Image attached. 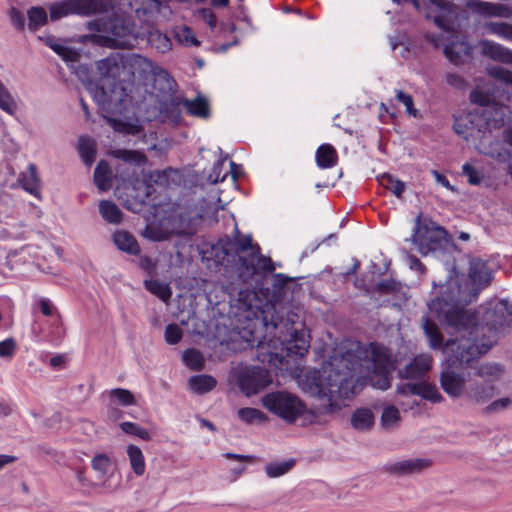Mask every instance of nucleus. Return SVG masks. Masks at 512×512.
<instances>
[{"label":"nucleus","mask_w":512,"mask_h":512,"mask_svg":"<svg viewBox=\"0 0 512 512\" xmlns=\"http://www.w3.org/2000/svg\"><path fill=\"white\" fill-rule=\"evenodd\" d=\"M491 281L492 272L488 263L477 258L470 261L469 283L462 285L458 279L451 278L441 286L440 295L427 304L428 314L423 319V329L431 348L438 349L443 342L434 320H438L451 332L478 330L477 313L464 306L476 300L481 290Z\"/></svg>","instance_id":"obj_1"},{"label":"nucleus","mask_w":512,"mask_h":512,"mask_svg":"<svg viewBox=\"0 0 512 512\" xmlns=\"http://www.w3.org/2000/svg\"><path fill=\"white\" fill-rule=\"evenodd\" d=\"M356 361L347 355H334L322 367V372L314 378L309 391L322 401L321 407L310 410L309 414H330L339 411L344 401L351 399L358 392V380L354 377Z\"/></svg>","instance_id":"obj_2"},{"label":"nucleus","mask_w":512,"mask_h":512,"mask_svg":"<svg viewBox=\"0 0 512 512\" xmlns=\"http://www.w3.org/2000/svg\"><path fill=\"white\" fill-rule=\"evenodd\" d=\"M460 338L448 339L443 347L449 367L441 373V387L452 397L465 395V378L452 367L468 365L475 359L486 354L492 347V340L479 341L460 333Z\"/></svg>","instance_id":"obj_3"},{"label":"nucleus","mask_w":512,"mask_h":512,"mask_svg":"<svg viewBox=\"0 0 512 512\" xmlns=\"http://www.w3.org/2000/svg\"><path fill=\"white\" fill-rule=\"evenodd\" d=\"M134 0H131L133 3ZM132 7V4H122L120 0H116V4L108 9L126 12L125 8ZM90 31L98 32V35L93 36L95 43L106 47H130L136 41V36L133 31L132 22L125 16V13L113 12L112 16L107 19L97 18L88 23Z\"/></svg>","instance_id":"obj_4"},{"label":"nucleus","mask_w":512,"mask_h":512,"mask_svg":"<svg viewBox=\"0 0 512 512\" xmlns=\"http://www.w3.org/2000/svg\"><path fill=\"white\" fill-rule=\"evenodd\" d=\"M428 17L432 18L436 26L449 33L450 40L443 46V52L450 62L455 65L463 63L471 56V47L465 41L454 40L453 26L457 17L456 6L446 0H429Z\"/></svg>","instance_id":"obj_5"},{"label":"nucleus","mask_w":512,"mask_h":512,"mask_svg":"<svg viewBox=\"0 0 512 512\" xmlns=\"http://www.w3.org/2000/svg\"><path fill=\"white\" fill-rule=\"evenodd\" d=\"M133 90V83L119 81L113 83L109 92L104 86L96 85L90 88V93L103 112L121 115L139 103L134 97Z\"/></svg>","instance_id":"obj_6"},{"label":"nucleus","mask_w":512,"mask_h":512,"mask_svg":"<svg viewBox=\"0 0 512 512\" xmlns=\"http://www.w3.org/2000/svg\"><path fill=\"white\" fill-rule=\"evenodd\" d=\"M201 218L198 212H189L187 215L180 214L178 217L150 223L146 226L143 236L151 241L160 242L168 240L172 235H190L194 233Z\"/></svg>","instance_id":"obj_7"},{"label":"nucleus","mask_w":512,"mask_h":512,"mask_svg":"<svg viewBox=\"0 0 512 512\" xmlns=\"http://www.w3.org/2000/svg\"><path fill=\"white\" fill-rule=\"evenodd\" d=\"M261 403L273 415L287 424H293L306 412L305 403L295 394L287 391H275L265 394Z\"/></svg>","instance_id":"obj_8"},{"label":"nucleus","mask_w":512,"mask_h":512,"mask_svg":"<svg viewBox=\"0 0 512 512\" xmlns=\"http://www.w3.org/2000/svg\"><path fill=\"white\" fill-rule=\"evenodd\" d=\"M512 324V303L509 300L502 299L498 301L493 308H489L484 312L483 324L480 326L477 323L478 330H461L459 333H465L469 337L476 338L479 343L481 341L494 339L491 336H486L484 330L487 329L490 333L497 332L500 328Z\"/></svg>","instance_id":"obj_9"},{"label":"nucleus","mask_w":512,"mask_h":512,"mask_svg":"<svg viewBox=\"0 0 512 512\" xmlns=\"http://www.w3.org/2000/svg\"><path fill=\"white\" fill-rule=\"evenodd\" d=\"M371 372L368 375L369 384L380 390L391 387V372L395 369V360L390 351L377 343L369 345Z\"/></svg>","instance_id":"obj_10"},{"label":"nucleus","mask_w":512,"mask_h":512,"mask_svg":"<svg viewBox=\"0 0 512 512\" xmlns=\"http://www.w3.org/2000/svg\"><path fill=\"white\" fill-rule=\"evenodd\" d=\"M446 237V230L436 222L421 216L416 218L412 242L421 255L440 249Z\"/></svg>","instance_id":"obj_11"},{"label":"nucleus","mask_w":512,"mask_h":512,"mask_svg":"<svg viewBox=\"0 0 512 512\" xmlns=\"http://www.w3.org/2000/svg\"><path fill=\"white\" fill-rule=\"evenodd\" d=\"M122 4H131V0H120ZM116 0H62L50 5L51 20H58L71 14L91 15L113 7Z\"/></svg>","instance_id":"obj_12"},{"label":"nucleus","mask_w":512,"mask_h":512,"mask_svg":"<svg viewBox=\"0 0 512 512\" xmlns=\"http://www.w3.org/2000/svg\"><path fill=\"white\" fill-rule=\"evenodd\" d=\"M231 374L240 391L247 397L259 393L272 383L269 371L258 366L238 365Z\"/></svg>","instance_id":"obj_13"},{"label":"nucleus","mask_w":512,"mask_h":512,"mask_svg":"<svg viewBox=\"0 0 512 512\" xmlns=\"http://www.w3.org/2000/svg\"><path fill=\"white\" fill-rule=\"evenodd\" d=\"M510 148H512V128H507L503 131V141L492 140L488 136H484L479 143L478 150L512 169V150Z\"/></svg>","instance_id":"obj_14"},{"label":"nucleus","mask_w":512,"mask_h":512,"mask_svg":"<svg viewBox=\"0 0 512 512\" xmlns=\"http://www.w3.org/2000/svg\"><path fill=\"white\" fill-rule=\"evenodd\" d=\"M470 100L486 107L484 112L488 126L499 128L504 125L507 108L492 101L490 95L481 89H475L470 93Z\"/></svg>","instance_id":"obj_15"},{"label":"nucleus","mask_w":512,"mask_h":512,"mask_svg":"<svg viewBox=\"0 0 512 512\" xmlns=\"http://www.w3.org/2000/svg\"><path fill=\"white\" fill-rule=\"evenodd\" d=\"M124 66L132 75L144 76L148 73L163 76L168 79V72L160 69L151 60L140 54L131 53L124 55Z\"/></svg>","instance_id":"obj_16"},{"label":"nucleus","mask_w":512,"mask_h":512,"mask_svg":"<svg viewBox=\"0 0 512 512\" xmlns=\"http://www.w3.org/2000/svg\"><path fill=\"white\" fill-rule=\"evenodd\" d=\"M222 250L223 256L220 257L219 253L216 252L217 262L221 263L225 260V256L230 253H239L247 250L252 252H259V246L252 243L251 235H242L238 228L235 227V236L231 240H227L223 243H219L215 250Z\"/></svg>","instance_id":"obj_17"},{"label":"nucleus","mask_w":512,"mask_h":512,"mask_svg":"<svg viewBox=\"0 0 512 512\" xmlns=\"http://www.w3.org/2000/svg\"><path fill=\"white\" fill-rule=\"evenodd\" d=\"M431 461L425 458H410L395 462H388L383 466V471L392 476H406L419 473L428 468Z\"/></svg>","instance_id":"obj_18"},{"label":"nucleus","mask_w":512,"mask_h":512,"mask_svg":"<svg viewBox=\"0 0 512 512\" xmlns=\"http://www.w3.org/2000/svg\"><path fill=\"white\" fill-rule=\"evenodd\" d=\"M496 395V386L491 380L475 381L466 388L465 397L474 405H484Z\"/></svg>","instance_id":"obj_19"},{"label":"nucleus","mask_w":512,"mask_h":512,"mask_svg":"<svg viewBox=\"0 0 512 512\" xmlns=\"http://www.w3.org/2000/svg\"><path fill=\"white\" fill-rule=\"evenodd\" d=\"M432 367V357L428 354H419L407 364L403 369L399 370V377L402 379H420Z\"/></svg>","instance_id":"obj_20"},{"label":"nucleus","mask_w":512,"mask_h":512,"mask_svg":"<svg viewBox=\"0 0 512 512\" xmlns=\"http://www.w3.org/2000/svg\"><path fill=\"white\" fill-rule=\"evenodd\" d=\"M466 6L472 11L484 15L510 18L512 16V9L504 4L491 3L481 0H468Z\"/></svg>","instance_id":"obj_21"},{"label":"nucleus","mask_w":512,"mask_h":512,"mask_svg":"<svg viewBox=\"0 0 512 512\" xmlns=\"http://www.w3.org/2000/svg\"><path fill=\"white\" fill-rule=\"evenodd\" d=\"M97 68L103 77L116 79L120 77L124 66V54L115 52L97 62Z\"/></svg>","instance_id":"obj_22"},{"label":"nucleus","mask_w":512,"mask_h":512,"mask_svg":"<svg viewBox=\"0 0 512 512\" xmlns=\"http://www.w3.org/2000/svg\"><path fill=\"white\" fill-rule=\"evenodd\" d=\"M480 48L484 56L495 61L512 64V51L504 46L490 40H482Z\"/></svg>","instance_id":"obj_23"},{"label":"nucleus","mask_w":512,"mask_h":512,"mask_svg":"<svg viewBox=\"0 0 512 512\" xmlns=\"http://www.w3.org/2000/svg\"><path fill=\"white\" fill-rule=\"evenodd\" d=\"M290 338L287 339V351L289 354L304 356L310 347L309 336L305 330L293 329L289 333Z\"/></svg>","instance_id":"obj_24"},{"label":"nucleus","mask_w":512,"mask_h":512,"mask_svg":"<svg viewBox=\"0 0 512 512\" xmlns=\"http://www.w3.org/2000/svg\"><path fill=\"white\" fill-rule=\"evenodd\" d=\"M113 243L122 252L130 255H138L140 253V247L136 238L128 231L117 230L114 232Z\"/></svg>","instance_id":"obj_25"},{"label":"nucleus","mask_w":512,"mask_h":512,"mask_svg":"<svg viewBox=\"0 0 512 512\" xmlns=\"http://www.w3.org/2000/svg\"><path fill=\"white\" fill-rule=\"evenodd\" d=\"M18 181L25 191L36 197L39 196L40 180L38 178L37 168L34 164H30L28 169L19 175Z\"/></svg>","instance_id":"obj_26"},{"label":"nucleus","mask_w":512,"mask_h":512,"mask_svg":"<svg viewBox=\"0 0 512 512\" xmlns=\"http://www.w3.org/2000/svg\"><path fill=\"white\" fill-rule=\"evenodd\" d=\"M113 173L109 164L101 160L94 171V183L101 192L108 191L112 187Z\"/></svg>","instance_id":"obj_27"},{"label":"nucleus","mask_w":512,"mask_h":512,"mask_svg":"<svg viewBox=\"0 0 512 512\" xmlns=\"http://www.w3.org/2000/svg\"><path fill=\"white\" fill-rule=\"evenodd\" d=\"M182 105L187 113L198 118L206 119L210 116V107L208 100L198 95L195 99H184Z\"/></svg>","instance_id":"obj_28"},{"label":"nucleus","mask_w":512,"mask_h":512,"mask_svg":"<svg viewBox=\"0 0 512 512\" xmlns=\"http://www.w3.org/2000/svg\"><path fill=\"white\" fill-rule=\"evenodd\" d=\"M98 209L101 217L109 224L118 225L122 221L123 213L120 208L110 200H100Z\"/></svg>","instance_id":"obj_29"},{"label":"nucleus","mask_w":512,"mask_h":512,"mask_svg":"<svg viewBox=\"0 0 512 512\" xmlns=\"http://www.w3.org/2000/svg\"><path fill=\"white\" fill-rule=\"evenodd\" d=\"M374 415L368 408L356 409L351 416V425L355 430L367 431L374 425Z\"/></svg>","instance_id":"obj_30"},{"label":"nucleus","mask_w":512,"mask_h":512,"mask_svg":"<svg viewBox=\"0 0 512 512\" xmlns=\"http://www.w3.org/2000/svg\"><path fill=\"white\" fill-rule=\"evenodd\" d=\"M338 156L335 148L330 144H322L316 151V163L321 169L332 168L337 164Z\"/></svg>","instance_id":"obj_31"},{"label":"nucleus","mask_w":512,"mask_h":512,"mask_svg":"<svg viewBox=\"0 0 512 512\" xmlns=\"http://www.w3.org/2000/svg\"><path fill=\"white\" fill-rule=\"evenodd\" d=\"M126 452L134 474L138 477L143 476L146 471V463L142 450L138 446L131 444L127 446Z\"/></svg>","instance_id":"obj_32"},{"label":"nucleus","mask_w":512,"mask_h":512,"mask_svg":"<svg viewBox=\"0 0 512 512\" xmlns=\"http://www.w3.org/2000/svg\"><path fill=\"white\" fill-rule=\"evenodd\" d=\"M217 381L214 377L210 375H195L190 377L188 380L189 388L197 393V394H204L216 387Z\"/></svg>","instance_id":"obj_33"},{"label":"nucleus","mask_w":512,"mask_h":512,"mask_svg":"<svg viewBox=\"0 0 512 512\" xmlns=\"http://www.w3.org/2000/svg\"><path fill=\"white\" fill-rule=\"evenodd\" d=\"M78 152L86 166H91L95 161L96 143L88 136H81L78 141Z\"/></svg>","instance_id":"obj_34"},{"label":"nucleus","mask_w":512,"mask_h":512,"mask_svg":"<svg viewBox=\"0 0 512 512\" xmlns=\"http://www.w3.org/2000/svg\"><path fill=\"white\" fill-rule=\"evenodd\" d=\"M104 118L116 132L127 135H136L139 132V125L136 119L122 120L111 116H104Z\"/></svg>","instance_id":"obj_35"},{"label":"nucleus","mask_w":512,"mask_h":512,"mask_svg":"<svg viewBox=\"0 0 512 512\" xmlns=\"http://www.w3.org/2000/svg\"><path fill=\"white\" fill-rule=\"evenodd\" d=\"M107 395L110 404H119L124 407L136 405V400L133 393L127 389L114 388L107 391Z\"/></svg>","instance_id":"obj_36"},{"label":"nucleus","mask_w":512,"mask_h":512,"mask_svg":"<svg viewBox=\"0 0 512 512\" xmlns=\"http://www.w3.org/2000/svg\"><path fill=\"white\" fill-rule=\"evenodd\" d=\"M378 182L385 189L390 190L397 198H401L406 185L391 174L383 173L377 177Z\"/></svg>","instance_id":"obj_37"},{"label":"nucleus","mask_w":512,"mask_h":512,"mask_svg":"<svg viewBox=\"0 0 512 512\" xmlns=\"http://www.w3.org/2000/svg\"><path fill=\"white\" fill-rule=\"evenodd\" d=\"M486 33L495 35L507 41H512V25L505 22H487L484 25Z\"/></svg>","instance_id":"obj_38"},{"label":"nucleus","mask_w":512,"mask_h":512,"mask_svg":"<svg viewBox=\"0 0 512 512\" xmlns=\"http://www.w3.org/2000/svg\"><path fill=\"white\" fill-rule=\"evenodd\" d=\"M184 364L191 370L200 371L204 368V357L202 353L195 349H186L182 354Z\"/></svg>","instance_id":"obj_39"},{"label":"nucleus","mask_w":512,"mask_h":512,"mask_svg":"<svg viewBox=\"0 0 512 512\" xmlns=\"http://www.w3.org/2000/svg\"><path fill=\"white\" fill-rule=\"evenodd\" d=\"M238 418L246 424L263 423L268 420V416L259 409L245 407L237 412Z\"/></svg>","instance_id":"obj_40"},{"label":"nucleus","mask_w":512,"mask_h":512,"mask_svg":"<svg viewBox=\"0 0 512 512\" xmlns=\"http://www.w3.org/2000/svg\"><path fill=\"white\" fill-rule=\"evenodd\" d=\"M149 44L161 53H165L171 49V40L158 30H152L148 33Z\"/></svg>","instance_id":"obj_41"},{"label":"nucleus","mask_w":512,"mask_h":512,"mask_svg":"<svg viewBox=\"0 0 512 512\" xmlns=\"http://www.w3.org/2000/svg\"><path fill=\"white\" fill-rule=\"evenodd\" d=\"M294 460L283 462H270L265 466V473L268 478H277L288 473L294 466Z\"/></svg>","instance_id":"obj_42"},{"label":"nucleus","mask_w":512,"mask_h":512,"mask_svg":"<svg viewBox=\"0 0 512 512\" xmlns=\"http://www.w3.org/2000/svg\"><path fill=\"white\" fill-rule=\"evenodd\" d=\"M114 157L126 163L142 166L146 162V157L143 153L135 150L119 149L114 151Z\"/></svg>","instance_id":"obj_43"},{"label":"nucleus","mask_w":512,"mask_h":512,"mask_svg":"<svg viewBox=\"0 0 512 512\" xmlns=\"http://www.w3.org/2000/svg\"><path fill=\"white\" fill-rule=\"evenodd\" d=\"M416 395L429 400L433 403H439L443 399L435 385L427 382H419L417 385Z\"/></svg>","instance_id":"obj_44"},{"label":"nucleus","mask_w":512,"mask_h":512,"mask_svg":"<svg viewBox=\"0 0 512 512\" xmlns=\"http://www.w3.org/2000/svg\"><path fill=\"white\" fill-rule=\"evenodd\" d=\"M28 27L36 31L47 22V12L42 7H32L28 10Z\"/></svg>","instance_id":"obj_45"},{"label":"nucleus","mask_w":512,"mask_h":512,"mask_svg":"<svg viewBox=\"0 0 512 512\" xmlns=\"http://www.w3.org/2000/svg\"><path fill=\"white\" fill-rule=\"evenodd\" d=\"M146 289L152 294L156 295L162 301L167 302L171 297V290L167 284L157 280H150L145 282Z\"/></svg>","instance_id":"obj_46"},{"label":"nucleus","mask_w":512,"mask_h":512,"mask_svg":"<svg viewBox=\"0 0 512 512\" xmlns=\"http://www.w3.org/2000/svg\"><path fill=\"white\" fill-rule=\"evenodd\" d=\"M0 109L9 115H14L17 111V104L6 89V87L0 82Z\"/></svg>","instance_id":"obj_47"},{"label":"nucleus","mask_w":512,"mask_h":512,"mask_svg":"<svg viewBox=\"0 0 512 512\" xmlns=\"http://www.w3.org/2000/svg\"><path fill=\"white\" fill-rule=\"evenodd\" d=\"M400 420V412L393 405L386 406L381 415V424L384 428H393Z\"/></svg>","instance_id":"obj_48"},{"label":"nucleus","mask_w":512,"mask_h":512,"mask_svg":"<svg viewBox=\"0 0 512 512\" xmlns=\"http://www.w3.org/2000/svg\"><path fill=\"white\" fill-rule=\"evenodd\" d=\"M92 468L99 473L100 477L108 474L112 468V461L106 454H96L91 461Z\"/></svg>","instance_id":"obj_49"},{"label":"nucleus","mask_w":512,"mask_h":512,"mask_svg":"<svg viewBox=\"0 0 512 512\" xmlns=\"http://www.w3.org/2000/svg\"><path fill=\"white\" fill-rule=\"evenodd\" d=\"M120 428L124 433L134 435L144 441H148L151 438L147 429L133 422H122Z\"/></svg>","instance_id":"obj_50"},{"label":"nucleus","mask_w":512,"mask_h":512,"mask_svg":"<svg viewBox=\"0 0 512 512\" xmlns=\"http://www.w3.org/2000/svg\"><path fill=\"white\" fill-rule=\"evenodd\" d=\"M46 44L59 56L62 57L65 61H74L76 59L77 54L70 48L65 47L56 42V40L52 37H49L46 41Z\"/></svg>","instance_id":"obj_51"},{"label":"nucleus","mask_w":512,"mask_h":512,"mask_svg":"<svg viewBox=\"0 0 512 512\" xmlns=\"http://www.w3.org/2000/svg\"><path fill=\"white\" fill-rule=\"evenodd\" d=\"M501 373L502 369L497 364H482L477 370L479 377L487 378V380H491L493 382L500 376Z\"/></svg>","instance_id":"obj_52"},{"label":"nucleus","mask_w":512,"mask_h":512,"mask_svg":"<svg viewBox=\"0 0 512 512\" xmlns=\"http://www.w3.org/2000/svg\"><path fill=\"white\" fill-rule=\"evenodd\" d=\"M177 40L186 46H199L200 42L196 39L191 28L187 26L181 27L176 32Z\"/></svg>","instance_id":"obj_53"},{"label":"nucleus","mask_w":512,"mask_h":512,"mask_svg":"<svg viewBox=\"0 0 512 512\" xmlns=\"http://www.w3.org/2000/svg\"><path fill=\"white\" fill-rule=\"evenodd\" d=\"M512 400L509 397L500 398L494 401H491L484 409L483 413L490 415L494 413H498L508 409L511 406Z\"/></svg>","instance_id":"obj_54"},{"label":"nucleus","mask_w":512,"mask_h":512,"mask_svg":"<svg viewBox=\"0 0 512 512\" xmlns=\"http://www.w3.org/2000/svg\"><path fill=\"white\" fill-rule=\"evenodd\" d=\"M488 74L504 83L512 84V72L499 65H492L487 68Z\"/></svg>","instance_id":"obj_55"},{"label":"nucleus","mask_w":512,"mask_h":512,"mask_svg":"<svg viewBox=\"0 0 512 512\" xmlns=\"http://www.w3.org/2000/svg\"><path fill=\"white\" fill-rule=\"evenodd\" d=\"M395 95L397 101L405 106L406 112L416 118L418 116V110L414 108L413 97L402 90H395Z\"/></svg>","instance_id":"obj_56"},{"label":"nucleus","mask_w":512,"mask_h":512,"mask_svg":"<svg viewBox=\"0 0 512 512\" xmlns=\"http://www.w3.org/2000/svg\"><path fill=\"white\" fill-rule=\"evenodd\" d=\"M165 340L168 344L175 345L182 339L183 331L179 325L172 323L165 328Z\"/></svg>","instance_id":"obj_57"},{"label":"nucleus","mask_w":512,"mask_h":512,"mask_svg":"<svg viewBox=\"0 0 512 512\" xmlns=\"http://www.w3.org/2000/svg\"><path fill=\"white\" fill-rule=\"evenodd\" d=\"M462 173L471 185H479L483 179L481 172L468 163L462 166Z\"/></svg>","instance_id":"obj_58"},{"label":"nucleus","mask_w":512,"mask_h":512,"mask_svg":"<svg viewBox=\"0 0 512 512\" xmlns=\"http://www.w3.org/2000/svg\"><path fill=\"white\" fill-rule=\"evenodd\" d=\"M17 344L13 338H7L0 342V357L12 358L15 354Z\"/></svg>","instance_id":"obj_59"},{"label":"nucleus","mask_w":512,"mask_h":512,"mask_svg":"<svg viewBox=\"0 0 512 512\" xmlns=\"http://www.w3.org/2000/svg\"><path fill=\"white\" fill-rule=\"evenodd\" d=\"M398 289V283L394 280H382L377 284V290L382 293L394 292Z\"/></svg>","instance_id":"obj_60"},{"label":"nucleus","mask_w":512,"mask_h":512,"mask_svg":"<svg viewBox=\"0 0 512 512\" xmlns=\"http://www.w3.org/2000/svg\"><path fill=\"white\" fill-rule=\"evenodd\" d=\"M431 174L433 175L435 181L438 184L442 185L443 187H445L446 189H448L450 191H453V192L456 191V188L450 184L449 180L447 179V177L445 175L439 173L436 170H432Z\"/></svg>","instance_id":"obj_61"},{"label":"nucleus","mask_w":512,"mask_h":512,"mask_svg":"<svg viewBox=\"0 0 512 512\" xmlns=\"http://www.w3.org/2000/svg\"><path fill=\"white\" fill-rule=\"evenodd\" d=\"M39 307L42 314L45 316H52L55 311L53 303L48 298H41L39 301Z\"/></svg>","instance_id":"obj_62"},{"label":"nucleus","mask_w":512,"mask_h":512,"mask_svg":"<svg viewBox=\"0 0 512 512\" xmlns=\"http://www.w3.org/2000/svg\"><path fill=\"white\" fill-rule=\"evenodd\" d=\"M418 383H405L397 385V392L401 395H416Z\"/></svg>","instance_id":"obj_63"},{"label":"nucleus","mask_w":512,"mask_h":512,"mask_svg":"<svg viewBox=\"0 0 512 512\" xmlns=\"http://www.w3.org/2000/svg\"><path fill=\"white\" fill-rule=\"evenodd\" d=\"M446 82L452 87L461 88L464 85L463 78L456 73H448L446 75Z\"/></svg>","instance_id":"obj_64"}]
</instances>
